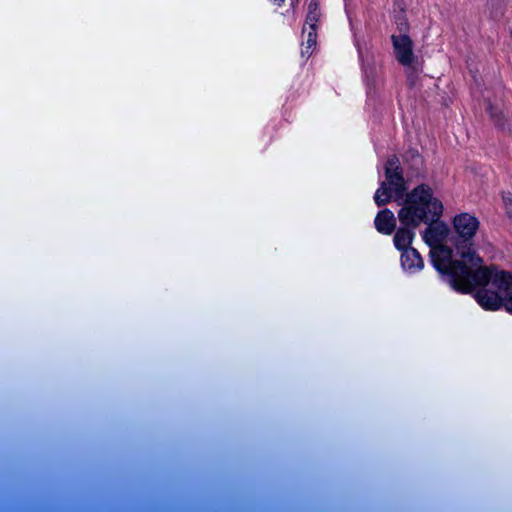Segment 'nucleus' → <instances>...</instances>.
<instances>
[{
    "label": "nucleus",
    "mask_w": 512,
    "mask_h": 512,
    "mask_svg": "<svg viewBox=\"0 0 512 512\" xmlns=\"http://www.w3.org/2000/svg\"><path fill=\"white\" fill-rule=\"evenodd\" d=\"M486 110L489 112L492 119L499 122L502 114L501 109L497 105H493L490 101L486 103Z\"/></svg>",
    "instance_id": "11"
},
{
    "label": "nucleus",
    "mask_w": 512,
    "mask_h": 512,
    "mask_svg": "<svg viewBox=\"0 0 512 512\" xmlns=\"http://www.w3.org/2000/svg\"><path fill=\"white\" fill-rule=\"evenodd\" d=\"M402 268L410 273H416L423 268V260L416 249H406L401 254Z\"/></svg>",
    "instance_id": "7"
},
{
    "label": "nucleus",
    "mask_w": 512,
    "mask_h": 512,
    "mask_svg": "<svg viewBox=\"0 0 512 512\" xmlns=\"http://www.w3.org/2000/svg\"><path fill=\"white\" fill-rule=\"evenodd\" d=\"M502 201L504 205V209L506 211L507 216L512 221V193L503 192L502 193Z\"/></svg>",
    "instance_id": "10"
},
{
    "label": "nucleus",
    "mask_w": 512,
    "mask_h": 512,
    "mask_svg": "<svg viewBox=\"0 0 512 512\" xmlns=\"http://www.w3.org/2000/svg\"><path fill=\"white\" fill-rule=\"evenodd\" d=\"M440 219L426 223L428 227L423 233L424 242L430 247V256L434 267L450 286L462 293L471 292L474 273L482 266V260L471 247H458L459 259L453 258L452 250L446 246L450 229Z\"/></svg>",
    "instance_id": "2"
},
{
    "label": "nucleus",
    "mask_w": 512,
    "mask_h": 512,
    "mask_svg": "<svg viewBox=\"0 0 512 512\" xmlns=\"http://www.w3.org/2000/svg\"><path fill=\"white\" fill-rule=\"evenodd\" d=\"M453 230L463 243H470L476 235L480 222L473 214L462 212L452 219Z\"/></svg>",
    "instance_id": "5"
},
{
    "label": "nucleus",
    "mask_w": 512,
    "mask_h": 512,
    "mask_svg": "<svg viewBox=\"0 0 512 512\" xmlns=\"http://www.w3.org/2000/svg\"><path fill=\"white\" fill-rule=\"evenodd\" d=\"M400 163L396 156L388 158L385 166L386 180L380 184L374 195L375 203L382 206L391 200L400 206L398 219L402 225L394 235V245L398 250L413 249L410 247L417 228L422 223L434 222L441 218L444 206L426 184H420L405 193L406 185L399 171Z\"/></svg>",
    "instance_id": "1"
},
{
    "label": "nucleus",
    "mask_w": 512,
    "mask_h": 512,
    "mask_svg": "<svg viewBox=\"0 0 512 512\" xmlns=\"http://www.w3.org/2000/svg\"><path fill=\"white\" fill-rule=\"evenodd\" d=\"M320 17L319 5L317 0H312L308 6V13L306 17L305 26L303 32L307 29L316 30V23Z\"/></svg>",
    "instance_id": "8"
},
{
    "label": "nucleus",
    "mask_w": 512,
    "mask_h": 512,
    "mask_svg": "<svg viewBox=\"0 0 512 512\" xmlns=\"http://www.w3.org/2000/svg\"><path fill=\"white\" fill-rule=\"evenodd\" d=\"M316 30L307 29L305 33H307L306 42L303 44L302 55L310 56L312 51L316 45Z\"/></svg>",
    "instance_id": "9"
},
{
    "label": "nucleus",
    "mask_w": 512,
    "mask_h": 512,
    "mask_svg": "<svg viewBox=\"0 0 512 512\" xmlns=\"http://www.w3.org/2000/svg\"><path fill=\"white\" fill-rule=\"evenodd\" d=\"M511 36H512V30H511Z\"/></svg>",
    "instance_id": "14"
},
{
    "label": "nucleus",
    "mask_w": 512,
    "mask_h": 512,
    "mask_svg": "<svg viewBox=\"0 0 512 512\" xmlns=\"http://www.w3.org/2000/svg\"><path fill=\"white\" fill-rule=\"evenodd\" d=\"M471 280V291L483 286L476 300L484 309L497 310L504 304L512 312V272L482 265Z\"/></svg>",
    "instance_id": "3"
},
{
    "label": "nucleus",
    "mask_w": 512,
    "mask_h": 512,
    "mask_svg": "<svg viewBox=\"0 0 512 512\" xmlns=\"http://www.w3.org/2000/svg\"><path fill=\"white\" fill-rule=\"evenodd\" d=\"M274 4L280 6L284 3L285 0H271Z\"/></svg>",
    "instance_id": "12"
},
{
    "label": "nucleus",
    "mask_w": 512,
    "mask_h": 512,
    "mask_svg": "<svg viewBox=\"0 0 512 512\" xmlns=\"http://www.w3.org/2000/svg\"><path fill=\"white\" fill-rule=\"evenodd\" d=\"M407 29V24L401 22L399 24V35H392V42L394 53L397 60L404 66H411L415 60L413 52V44L408 35L404 32Z\"/></svg>",
    "instance_id": "4"
},
{
    "label": "nucleus",
    "mask_w": 512,
    "mask_h": 512,
    "mask_svg": "<svg viewBox=\"0 0 512 512\" xmlns=\"http://www.w3.org/2000/svg\"><path fill=\"white\" fill-rule=\"evenodd\" d=\"M292 4H294L295 2H298V0H291Z\"/></svg>",
    "instance_id": "13"
},
{
    "label": "nucleus",
    "mask_w": 512,
    "mask_h": 512,
    "mask_svg": "<svg viewBox=\"0 0 512 512\" xmlns=\"http://www.w3.org/2000/svg\"><path fill=\"white\" fill-rule=\"evenodd\" d=\"M376 230L385 235H390L396 227V217L389 209L381 210L374 220Z\"/></svg>",
    "instance_id": "6"
}]
</instances>
